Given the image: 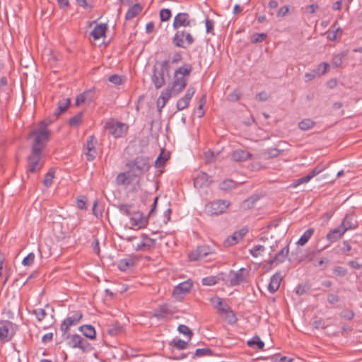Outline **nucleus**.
I'll return each mask as SVG.
<instances>
[{
	"label": "nucleus",
	"mask_w": 362,
	"mask_h": 362,
	"mask_svg": "<svg viewBox=\"0 0 362 362\" xmlns=\"http://www.w3.org/2000/svg\"><path fill=\"white\" fill-rule=\"evenodd\" d=\"M193 68L190 64H184L183 66L175 69L173 75V80L170 88L174 90V95L181 93L187 85V77L189 76Z\"/></svg>",
	"instance_id": "1"
},
{
	"label": "nucleus",
	"mask_w": 362,
	"mask_h": 362,
	"mask_svg": "<svg viewBox=\"0 0 362 362\" xmlns=\"http://www.w3.org/2000/svg\"><path fill=\"white\" fill-rule=\"evenodd\" d=\"M229 205L228 201L218 199L206 204L204 212L208 216H218L223 214Z\"/></svg>",
	"instance_id": "3"
},
{
	"label": "nucleus",
	"mask_w": 362,
	"mask_h": 362,
	"mask_svg": "<svg viewBox=\"0 0 362 362\" xmlns=\"http://www.w3.org/2000/svg\"><path fill=\"white\" fill-rule=\"evenodd\" d=\"M246 269L245 268H241L237 272H234L233 270H230L229 272L230 279V286H235L240 285L242 282L245 281V276L243 275V272Z\"/></svg>",
	"instance_id": "15"
},
{
	"label": "nucleus",
	"mask_w": 362,
	"mask_h": 362,
	"mask_svg": "<svg viewBox=\"0 0 362 362\" xmlns=\"http://www.w3.org/2000/svg\"><path fill=\"white\" fill-rule=\"evenodd\" d=\"M172 95H174V90L170 88V86H168L164 90L161 92L160 95L158 100H162L163 104H166Z\"/></svg>",
	"instance_id": "35"
},
{
	"label": "nucleus",
	"mask_w": 362,
	"mask_h": 362,
	"mask_svg": "<svg viewBox=\"0 0 362 362\" xmlns=\"http://www.w3.org/2000/svg\"><path fill=\"white\" fill-rule=\"evenodd\" d=\"M142 8L143 7L139 3H136L130 6L125 14V20H132L141 11Z\"/></svg>",
	"instance_id": "25"
},
{
	"label": "nucleus",
	"mask_w": 362,
	"mask_h": 362,
	"mask_svg": "<svg viewBox=\"0 0 362 362\" xmlns=\"http://www.w3.org/2000/svg\"><path fill=\"white\" fill-rule=\"evenodd\" d=\"M140 175L133 170L132 171L131 169H128L127 172L120 173L117 175L116 177V182L119 185H131L135 180V178L139 177Z\"/></svg>",
	"instance_id": "6"
},
{
	"label": "nucleus",
	"mask_w": 362,
	"mask_h": 362,
	"mask_svg": "<svg viewBox=\"0 0 362 362\" xmlns=\"http://www.w3.org/2000/svg\"><path fill=\"white\" fill-rule=\"evenodd\" d=\"M171 16V11L168 8H163L160 11V19L162 22L168 21Z\"/></svg>",
	"instance_id": "54"
},
{
	"label": "nucleus",
	"mask_w": 362,
	"mask_h": 362,
	"mask_svg": "<svg viewBox=\"0 0 362 362\" xmlns=\"http://www.w3.org/2000/svg\"><path fill=\"white\" fill-rule=\"evenodd\" d=\"M71 103L70 98H64L57 103V108L54 112V116L57 118L61 114L64 112Z\"/></svg>",
	"instance_id": "27"
},
{
	"label": "nucleus",
	"mask_w": 362,
	"mask_h": 362,
	"mask_svg": "<svg viewBox=\"0 0 362 362\" xmlns=\"http://www.w3.org/2000/svg\"><path fill=\"white\" fill-rule=\"evenodd\" d=\"M78 330L82 332L83 335L90 339H95L96 332L95 328L91 325H81Z\"/></svg>",
	"instance_id": "26"
},
{
	"label": "nucleus",
	"mask_w": 362,
	"mask_h": 362,
	"mask_svg": "<svg viewBox=\"0 0 362 362\" xmlns=\"http://www.w3.org/2000/svg\"><path fill=\"white\" fill-rule=\"evenodd\" d=\"M267 37V35L266 33H255L253 35L252 38V42L253 43H258L264 41Z\"/></svg>",
	"instance_id": "61"
},
{
	"label": "nucleus",
	"mask_w": 362,
	"mask_h": 362,
	"mask_svg": "<svg viewBox=\"0 0 362 362\" xmlns=\"http://www.w3.org/2000/svg\"><path fill=\"white\" fill-rule=\"evenodd\" d=\"M238 243V236L233 233L232 235L227 238L224 241V245L226 247L233 246Z\"/></svg>",
	"instance_id": "56"
},
{
	"label": "nucleus",
	"mask_w": 362,
	"mask_h": 362,
	"mask_svg": "<svg viewBox=\"0 0 362 362\" xmlns=\"http://www.w3.org/2000/svg\"><path fill=\"white\" fill-rule=\"evenodd\" d=\"M134 265V261L130 258L122 259L117 262V267L120 271L125 272Z\"/></svg>",
	"instance_id": "32"
},
{
	"label": "nucleus",
	"mask_w": 362,
	"mask_h": 362,
	"mask_svg": "<svg viewBox=\"0 0 362 362\" xmlns=\"http://www.w3.org/2000/svg\"><path fill=\"white\" fill-rule=\"evenodd\" d=\"M212 253L211 247L208 245L199 246L196 250L192 251L189 254V259L191 261H197L200 259L206 257Z\"/></svg>",
	"instance_id": "10"
},
{
	"label": "nucleus",
	"mask_w": 362,
	"mask_h": 362,
	"mask_svg": "<svg viewBox=\"0 0 362 362\" xmlns=\"http://www.w3.org/2000/svg\"><path fill=\"white\" fill-rule=\"evenodd\" d=\"M340 226L343 227L344 231L346 232L348 230L357 228L358 221L355 219L354 215L346 214Z\"/></svg>",
	"instance_id": "20"
},
{
	"label": "nucleus",
	"mask_w": 362,
	"mask_h": 362,
	"mask_svg": "<svg viewBox=\"0 0 362 362\" xmlns=\"http://www.w3.org/2000/svg\"><path fill=\"white\" fill-rule=\"evenodd\" d=\"M345 233V231H344L343 227H341V226H339L338 227L331 230L327 234V239L330 241L331 243L335 242L339 238H341V236Z\"/></svg>",
	"instance_id": "22"
},
{
	"label": "nucleus",
	"mask_w": 362,
	"mask_h": 362,
	"mask_svg": "<svg viewBox=\"0 0 362 362\" xmlns=\"http://www.w3.org/2000/svg\"><path fill=\"white\" fill-rule=\"evenodd\" d=\"M133 207V204H122L117 206V209L122 214L125 216H130L132 214L131 209Z\"/></svg>",
	"instance_id": "45"
},
{
	"label": "nucleus",
	"mask_w": 362,
	"mask_h": 362,
	"mask_svg": "<svg viewBox=\"0 0 362 362\" xmlns=\"http://www.w3.org/2000/svg\"><path fill=\"white\" fill-rule=\"evenodd\" d=\"M95 96V88H91L83 91L82 93L77 95L76 98V105L79 106L84 102H90Z\"/></svg>",
	"instance_id": "16"
},
{
	"label": "nucleus",
	"mask_w": 362,
	"mask_h": 362,
	"mask_svg": "<svg viewBox=\"0 0 362 362\" xmlns=\"http://www.w3.org/2000/svg\"><path fill=\"white\" fill-rule=\"evenodd\" d=\"M42 151L35 147H32L31 153L28 157V161L40 163Z\"/></svg>",
	"instance_id": "38"
},
{
	"label": "nucleus",
	"mask_w": 362,
	"mask_h": 362,
	"mask_svg": "<svg viewBox=\"0 0 362 362\" xmlns=\"http://www.w3.org/2000/svg\"><path fill=\"white\" fill-rule=\"evenodd\" d=\"M185 35V32L184 31H181V32H179L177 31L173 38V45L177 47H182V48H185L186 47L184 45V41H183V37Z\"/></svg>",
	"instance_id": "34"
},
{
	"label": "nucleus",
	"mask_w": 362,
	"mask_h": 362,
	"mask_svg": "<svg viewBox=\"0 0 362 362\" xmlns=\"http://www.w3.org/2000/svg\"><path fill=\"white\" fill-rule=\"evenodd\" d=\"M54 177V170L52 168H51L45 175L43 180V183L47 187H49L52 185Z\"/></svg>",
	"instance_id": "43"
},
{
	"label": "nucleus",
	"mask_w": 362,
	"mask_h": 362,
	"mask_svg": "<svg viewBox=\"0 0 362 362\" xmlns=\"http://www.w3.org/2000/svg\"><path fill=\"white\" fill-rule=\"evenodd\" d=\"M125 166L132 171L135 170L140 175L148 171L151 165L149 158L145 156H136L134 160L127 162Z\"/></svg>",
	"instance_id": "2"
},
{
	"label": "nucleus",
	"mask_w": 362,
	"mask_h": 362,
	"mask_svg": "<svg viewBox=\"0 0 362 362\" xmlns=\"http://www.w3.org/2000/svg\"><path fill=\"white\" fill-rule=\"evenodd\" d=\"M106 128L109 129L110 134L115 138L124 136L128 130V126L122 122H107Z\"/></svg>",
	"instance_id": "7"
},
{
	"label": "nucleus",
	"mask_w": 362,
	"mask_h": 362,
	"mask_svg": "<svg viewBox=\"0 0 362 362\" xmlns=\"http://www.w3.org/2000/svg\"><path fill=\"white\" fill-rule=\"evenodd\" d=\"M107 29V24L100 23L95 25L94 29L91 31L90 35L93 37L94 40H98L101 37L105 36Z\"/></svg>",
	"instance_id": "24"
},
{
	"label": "nucleus",
	"mask_w": 362,
	"mask_h": 362,
	"mask_svg": "<svg viewBox=\"0 0 362 362\" xmlns=\"http://www.w3.org/2000/svg\"><path fill=\"white\" fill-rule=\"evenodd\" d=\"M49 136L50 131L48 129H35L30 133L28 137L35 136L32 147L43 150L45 147V144L49 139Z\"/></svg>",
	"instance_id": "4"
},
{
	"label": "nucleus",
	"mask_w": 362,
	"mask_h": 362,
	"mask_svg": "<svg viewBox=\"0 0 362 362\" xmlns=\"http://www.w3.org/2000/svg\"><path fill=\"white\" fill-rule=\"evenodd\" d=\"M124 331V327L119 323L112 324L108 329V333L112 336H116Z\"/></svg>",
	"instance_id": "40"
},
{
	"label": "nucleus",
	"mask_w": 362,
	"mask_h": 362,
	"mask_svg": "<svg viewBox=\"0 0 362 362\" xmlns=\"http://www.w3.org/2000/svg\"><path fill=\"white\" fill-rule=\"evenodd\" d=\"M347 273V269L343 267L337 266L333 269V274L338 276L344 277Z\"/></svg>",
	"instance_id": "59"
},
{
	"label": "nucleus",
	"mask_w": 362,
	"mask_h": 362,
	"mask_svg": "<svg viewBox=\"0 0 362 362\" xmlns=\"http://www.w3.org/2000/svg\"><path fill=\"white\" fill-rule=\"evenodd\" d=\"M35 259V255L33 252L29 253L25 257H24L22 260V264L24 266H30L31 265Z\"/></svg>",
	"instance_id": "64"
},
{
	"label": "nucleus",
	"mask_w": 362,
	"mask_h": 362,
	"mask_svg": "<svg viewBox=\"0 0 362 362\" xmlns=\"http://www.w3.org/2000/svg\"><path fill=\"white\" fill-rule=\"evenodd\" d=\"M346 56V53L341 52L339 54L334 55L332 58V64L335 67H339L343 62L344 58Z\"/></svg>",
	"instance_id": "48"
},
{
	"label": "nucleus",
	"mask_w": 362,
	"mask_h": 362,
	"mask_svg": "<svg viewBox=\"0 0 362 362\" xmlns=\"http://www.w3.org/2000/svg\"><path fill=\"white\" fill-rule=\"evenodd\" d=\"M223 275V273L218 274L217 276H211L203 278L202 280V284L204 286H213L218 283L221 276Z\"/></svg>",
	"instance_id": "37"
},
{
	"label": "nucleus",
	"mask_w": 362,
	"mask_h": 362,
	"mask_svg": "<svg viewBox=\"0 0 362 362\" xmlns=\"http://www.w3.org/2000/svg\"><path fill=\"white\" fill-rule=\"evenodd\" d=\"M42 166V164L37 162L28 161V172L35 173L37 170H40Z\"/></svg>",
	"instance_id": "55"
},
{
	"label": "nucleus",
	"mask_w": 362,
	"mask_h": 362,
	"mask_svg": "<svg viewBox=\"0 0 362 362\" xmlns=\"http://www.w3.org/2000/svg\"><path fill=\"white\" fill-rule=\"evenodd\" d=\"M320 76V69H316L309 73H306L305 74V81H310L314 79L315 77Z\"/></svg>",
	"instance_id": "58"
},
{
	"label": "nucleus",
	"mask_w": 362,
	"mask_h": 362,
	"mask_svg": "<svg viewBox=\"0 0 362 362\" xmlns=\"http://www.w3.org/2000/svg\"><path fill=\"white\" fill-rule=\"evenodd\" d=\"M315 124V122L311 119L306 118L303 119L298 123V127L303 131H306L312 129Z\"/></svg>",
	"instance_id": "39"
},
{
	"label": "nucleus",
	"mask_w": 362,
	"mask_h": 362,
	"mask_svg": "<svg viewBox=\"0 0 362 362\" xmlns=\"http://www.w3.org/2000/svg\"><path fill=\"white\" fill-rule=\"evenodd\" d=\"M265 248L263 245H255L250 250V253L255 257L259 256L261 252L264 251Z\"/></svg>",
	"instance_id": "60"
},
{
	"label": "nucleus",
	"mask_w": 362,
	"mask_h": 362,
	"mask_svg": "<svg viewBox=\"0 0 362 362\" xmlns=\"http://www.w3.org/2000/svg\"><path fill=\"white\" fill-rule=\"evenodd\" d=\"M314 177V176L311 174V173L310 172L307 175L301 177V178H299V179H297L296 180H295L291 186L293 187H296L303 183H306V182H308L311 179H313Z\"/></svg>",
	"instance_id": "47"
},
{
	"label": "nucleus",
	"mask_w": 362,
	"mask_h": 362,
	"mask_svg": "<svg viewBox=\"0 0 362 362\" xmlns=\"http://www.w3.org/2000/svg\"><path fill=\"white\" fill-rule=\"evenodd\" d=\"M31 313L36 316L37 320L39 322H41L43 319H45L47 315V312L43 308L34 309L31 311Z\"/></svg>",
	"instance_id": "50"
},
{
	"label": "nucleus",
	"mask_w": 362,
	"mask_h": 362,
	"mask_svg": "<svg viewBox=\"0 0 362 362\" xmlns=\"http://www.w3.org/2000/svg\"><path fill=\"white\" fill-rule=\"evenodd\" d=\"M211 182V177L204 172H199L194 178V186L197 189L208 187Z\"/></svg>",
	"instance_id": "11"
},
{
	"label": "nucleus",
	"mask_w": 362,
	"mask_h": 362,
	"mask_svg": "<svg viewBox=\"0 0 362 362\" xmlns=\"http://www.w3.org/2000/svg\"><path fill=\"white\" fill-rule=\"evenodd\" d=\"M214 354L213 351L209 348H202L197 349L195 352L192 354V358L195 357H204V356H213Z\"/></svg>",
	"instance_id": "31"
},
{
	"label": "nucleus",
	"mask_w": 362,
	"mask_h": 362,
	"mask_svg": "<svg viewBox=\"0 0 362 362\" xmlns=\"http://www.w3.org/2000/svg\"><path fill=\"white\" fill-rule=\"evenodd\" d=\"M231 157L236 162H243L249 160L252 157V154L247 151L238 149L232 153Z\"/></svg>",
	"instance_id": "21"
},
{
	"label": "nucleus",
	"mask_w": 362,
	"mask_h": 362,
	"mask_svg": "<svg viewBox=\"0 0 362 362\" xmlns=\"http://www.w3.org/2000/svg\"><path fill=\"white\" fill-rule=\"evenodd\" d=\"M108 81L115 85H121L124 83V80L118 74H113L108 78Z\"/></svg>",
	"instance_id": "57"
},
{
	"label": "nucleus",
	"mask_w": 362,
	"mask_h": 362,
	"mask_svg": "<svg viewBox=\"0 0 362 362\" xmlns=\"http://www.w3.org/2000/svg\"><path fill=\"white\" fill-rule=\"evenodd\" d=\"M68 345L71 348H78L83 352H88L93 349L87 340L84 339L82 337L77 334H73L71 337L70 340L68 342Z\"/></svg>",
	"instance_id": "5"
},
{
	"label": "nucleus",
	"mask_w": 362,
	"mask_h": 362,
	"mask_svg": "<svg viewBox=\"0 0 362 362\" xmlns=\"http://www.w3.org/2000/svg\"><path fill=\"white\" fill-rule=\"evenodd\" d=\"M313 233H314V228H309L300 236V238H299V240L297 242V244L299 245H301V246L305 245L308 242V240L310 239V238L312 237Z\"/></svg>",
	"instance_id": "29"
},
{
	"label": "nucleus",
	"mask_w": 362,
	"mask_h": 362,
	"mask_svg": "<svg viewBox=\"0 0 362 362\" xmlns=\"http://www.w3.org/2000/svg\"><path fill=\"white\" fill-rule=\"evenodd\" d=\"M314 177V176L311 174V173L310 172L307 175L301 177V178H299V179H297L296 180H295L291 186L293 187H296L303 183H306V182H308L311 179H313Z\"/></svg>",
	"instance_id": "46"
},
{
	"label": "nucleus",
	"mask_w": 362,
	"mask_h": 362,
	"mask_svg": "<svg viewBox=\"0 0 362 362\" xmlns=\"http://www.w3.org/2000/svg\"><path fill=\"white\" fill-rule=\"evenodd\" d=\"M177 331L185 336L190 340L193 336V332L185 325H180L177 327Z\"/></svg>",
	"instance_id": "44"
},
{
	"label": "nucleus",
	"mask_w": 362,
	"mask_h": 362,
	"mask_svg": "<svg viewBox=\"0 0 362 362\" xmlns=\"http://www.w3.org/2000/svg\"><path fill=\"white\" fill-rule=\"evenodd\" d=\"M327 168V165L321 163L317 165L311 171V174L315 177Z\"/></svg>",
	"instance_id": "63"
},
{
	"label": "nucleus",
	"mask_w": 362,
	"mask_h": 362,
	"mask_svg": "<svg viewBox=\"0 0 362 362\" xmlns=\"http://www.w3.org/2000/svg\"><path fill=\"white\" fill-rule=\"evenodd\" d=\"M282 278L280 272H277L272 276L267 286V289L271 293H275L279 289Z\"/></svg>",
	"instance_id": "18"
},
{
	"label": "nucleus",
	"mask_w": 362,
	"mask_h": 362,
	"mask_svg": "<svg viewBox=\"0 0 362 362\" xmlns=\"http://www.w3.org/2000/svg\"><path fill=\"white\" fill-rule=\"evenodd\" d=\"M168 159V157L163 156L162 153H160L155 161V167L160 168V167L163 166Z\"/></svg>",
	"instance_id": "62"
},
{
	"label": "nucleus",
	"mask_w": 362,
	"mask_h": 362,
	"mask_svg": "<svg viewBox=\"0 0 362 362\" xmlns=\"http://www.w3.org/2000/svg\"><path fill=\"white\" fill-rule=\"evenodd\" d=\"M83 112H80L74 117H71L69 120V124L72 127H77L81 122Z\"/></svg>",
	"instance_id": "51"
},
{
	"label": "nucleus",
	"mask_w": 362,
	"mask_h": 362,
	"mask_svg": "<svg viewBox=\"0 0 362 362\" xmlns=\"http://www.w3.org/2000/svg\"><path fill=\"white\" fill-rule=\"evenodd\" d=\"M153 74L151 76V82L153 84L156 89L161 88L165 83L164 74L160 70H158L156 65L153 66Z\"/></svg>",
	"instance_id": "12"
},
{
	"label": "nucleus",
	"mask_w": 362,
	"mask_h": 362,
	"mask_svg": "<svg viewBox=\"0 0 362 362\" xmlns=\"http://www.w3.org/2000/svg\"><path fill=\"white\" fill-rule=\"evenodd\" d=\"M211 302L215 305L216 307L218 308L221 313H230L232 314L233 320L230 319L229 320L230 323L233 324L235 323L236 321V317L233 313V311L230 309V308H225L223 307H221L223 304V300L221 298L216 297L214 298L211 299Z\"/></svg>",
	"instance_id": "23"
},
{
	"label": "nucleus",
	"mask_w": 362,
	"mask_h": 362,
	"mask_svg": "<svg viewBox=\"0 0 362 362\" xmlns=\"http://www.w3.org/2000/svg\"><path fill=\"white\" fill-rule=\"evenodd\" d=\"M82 313L80 311H76L73 315L66 317L64 321L68 324V325L71 327L72 325H77L82 319Z\"/></svg>",
	"instance_id": "30"
},
{
	"label": "nucleus",
	"mask_w": 362,
	"mask_h": 362,
	"mask_svg": "<svg viewBox=\"0 0 362 362\" xmlns=\"http://www.w3.org/2000/svg\"><path fill=\"white\" fill-rule=\"evenodd\" d=\"M187 27L191 26V21L189 19V15L187 13H177L173 21V27L175 30H177L180 27Z\"/></svg>",
	"instance_id": "13"
},
{
	"label": "nucleus",
	"mask_w": 362,
	"mask_h": 362,
	"mask_svg": "<svg viewBox=\"0 0 362 362\" xmlns=\"http://www.w3.org/2000/svg\"><path fill=\"white\" fill-rule=\"evenodd\" d=\"M170 345L172 346L173 347L177 349V350H183V349H187L188 342L185 341L182 339H179L177 340L173 339L170 343Z\"/></svg>",
	"instance_id": "41"
},
{
	"label": "nucleus",
	"mask_w": 362,
	"mask_h": 362,
	"mask_svg": "<svg viewBox=\"0 0 362 362\" xmlns=\"http://www.w3.org/2000/svg\"><path fill=\"white\" fill-rule=\"evenodd\" d=\"M196 90L194 87H189L187 90L186 93L183 97L180 98L177 102V110H182L185 109L189 104V102L193 97Z\"/></svg>",
	"instance_id": "14"
},
{
	"label": "nucleus",
	"mask_w": 362,
	"mask_h": 362,
	"mask_svg": "<svg viewBox=\"0 0 362 362\" xmlns=\"http://www.w3.org/2000/svg\"><path fill=\"white\" fill-rule=\"evenodd\" d=\"M235 183L232 180H226L220 184V189L223 191H228L234 188Z\"/></svg>",
	"instance_id": "49"
},
{
	"label": "nucleus",
	"mask_w": 362,
	"mask_h": 362,
	"mask_svg": "<svg viewBox=\"0 0 362 362\" xmlns=\"http://www.w3.org/2000/svg\"><path fill=\"white\" fill-rule=\"evenodd\" d=\"M69 327L70 326L68 325V324L64 320L61 324L60 329L62 332V337L64 339H68L71 338L70 334L68 332Z\"/></svg>",
	"instance_id": "53"
},
{
	"label": "nucleus",
	"mask_w": 362,
	"mask_h": 362,
	"mask_svg": "<svg viewBox=\"0 0 362 362\" xmlns=\"http://www.w3.org/2000/svg\"><path fill=\"white\" fill-rule=\"evenodd\" d=\"M192 287V283L189 282V281L182 282L174 288L173 296L177 300H182L184 296L189 292Z\"/></svg>",
	"instance_id": "8"
},
{
	"label": "nucleus",
	"mask_w": 362,
	"mask_h": 362,
	"mask_svg": "<svg viewBox=\"0 0 362 362\" xmlns=\"http://www.w3.org/2000/svg\"><path fill=\"white\" fill-rule=\"evenodd\" d=\"M289 252V245L283 247L278 253L274 255V259H277V264L282 263L286 259Z\"/></svg>",
	"instance_id": "33"
},
{
	"label": "nucleus",
	"mask_w": 362,
	"mask_h": 362,
	"mask_svg": "<svg viewBox=\"0 0 362 362\" xmlns=\"http://www.w3.org/2000/svg\"><path fill=\"white\" fill-rule=\"evenodd\" d=\"M130 221L132 226L142 228L148 224V217H144L143 213L136 211L134 213V216L130 218Z\"/></svg>",
	"instance_id": "17"
},
{
	"label": "nucleus",
	"mask_w": 362,
	"mask_h": 362,
	"mask_svg": "<svg viewBox=\"0 0 362 362\" xmlns=\"http://www.w3.org/2000/svg\"><path fill=\"white\" fill-rule=\"evenodd\" d=\"M247 344L250 347H254L255 346H257V348L260 350L263 349L264 346V341H262L259 337L257 335L254 336L251 339L248 340Z\"/></svg>",
	"instance_id": "36"
},
{
	"label": "nucleus",
	"mask_w": 362,
	"mask_h": 362,
	"mask_svg": "<svg viewBox=\"0 0 362 362\" xmlns=\"http://www.w3.org/2000/svg\"><path fill=\"white\" fill-rule=\"evenodd\" d=\"M170 313V310L166 304L161 305L158 308L154 310L153 316L158 320H163Z\"/></svg>",
	"instance_id": "28"
},
{
	"label": "nucleus",
	"mask_w": 362,
	"mask_h": 362,
	"mask_svg": "<svg viewBox=\"0 0 362 362\" xmlns=\"http://www.w3.org/2000/svg\"><path fill=\"white\" fill-rule=\"evenodd\" d=\"M311 288V286L306 283L304 284H298L295 288V292L298 296H302L307 293Z\"/></svg>",
	"instance_id": "42"
},
{
	"label": "nucleus",
	"mask_w": 362,
	"mask_h": 362,
	"mask_svg": "<svg viewBox=\"0 0 362 362\" xmlns=\"http://www.w3.org/2000/svg\"><path fill=\"white\" fill-rule=\"evenodd\" d=\"M141 239L146 243V246L149 250L154 248L156 246V240L149 238L146 234H142L141 236Z\"/></svg>",
	"instance_id": "52"
},
{
	"label": "nucleus",
	"mask_w": 362,
	"mask_h": 362,
	"mask_svg": "<svg viewBox=\"0 0 362 362\" xmlns=\"http://www.w3.org/2000/svg\"><path fill=\"white\" fill-rule=\"evenodd\" d=\"M97 144V139L93 135H90L88 137L86 141V150L87 151L85 153L86 159L88 161L93 160L98 152L95 148V144Z\"/></svg>",
	"instance_id": "9"
},
{
	"label": "nucleus",
	"mask_w": 362,
	"mask_h": 362,
	"mask_svg": "<svg viewBox=\"0 0 362 362\" xmlns=\"http://www.w3.org/2000/svg\"><path fill=\"white\" fill-rule=\"evenodd\" d=\"M12 326V322L6 321L5 324L0 326V340L4 342L9 341L13 335V332H9V327Z\"/></svg>",
	"instance_id": "19"
}]
</instances>
